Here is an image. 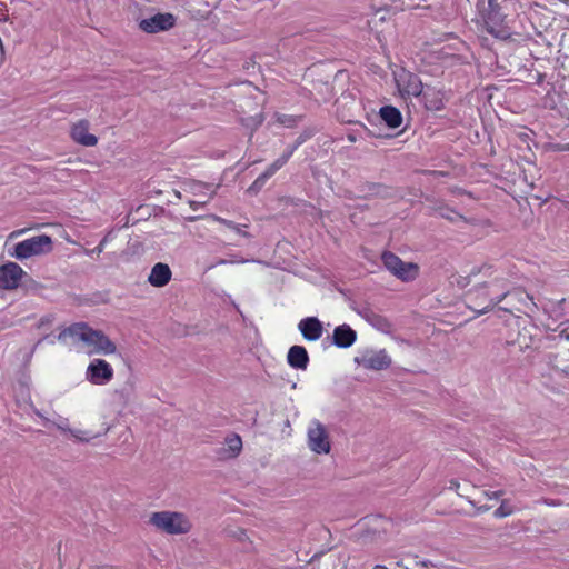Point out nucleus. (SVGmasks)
Returning <instances> with one entry per match:
<instances>
[{
  "label": "nucleus",
  "mask_w": 569,
  "mask_h": 569,
  "mask_svg": "<svg viewBox=\"0 0 569 569\" xmlns=\"http://www.w3.org/2000/svg\"><path fill=\"white\" fill-rule=\"evenodd\" d=\"M58 340L70 348L82 345L89 355L109 356L117 351L116 343L103 331L96 330L86 322H77L63 329L58 335Z\"/></svg>",
  "instance_id": "nucleus-1"
},
{
  "label": "nucleus",
  "mask_w": 569,
  "mask_h": 569,
  "mask_svg": "<svg viewBox=\"0 0 569 569\" xmlns=\"http://www.w3.org/2000/svg\"><path fill=\"white\" fill-rule=\"evenodd\" d=\"M508 295V281L505 278H496L489 284L485 283L468 292V307L478 315H483L492 310Z\"/></svg>",
  "instance_id": "nucleus-2"
},
{
  "label": "nucleus",
  "mask_w": 569,
  "mask_h": 569,
  "mask_svg": "<svg viewBox=\"0 0 569 569\" xmlns=\"http://www.w3.org/2000/svg\"><path fill=\"white\" fill-rule=\"evenodd\" d=\"M149 523L157 530L171 536L187 535L192 530V521L180 511L152 512L149 517Z\"/></svg>",
  "instance_id": "nucleus-3"
},
{
  "label": "nucleus",
  "mask_w": 569,
  "mask_h": 569,
  "mask_svg": "<svg viewBox=\"0 0 569 569\" xmlns=\"http://www.w3.org/2000/svg\"><path fill=\"white\" fill-rule=\"evenodd\" d=\"M52 250V240L49 236L40 234L18 242L10 252L18 260H26L33 256L48 253Z\"/></svg>",
  "instance_id": "nucleus-4"
},
{
  "label": "nucleus",
  "mask_w": 569,
  "mask_h": 569,
  "mask_svg": "<svg viewBox=\"0 0 569 569\" xmlns=\"http://www.w3.org/2000/svg\"><path fill=\"white\" fill-rule=\"evenodd\" d=\"M307 442L309 449L317 455H328L331 450L329 432L317 419L311 420L308 426Z\"/></svg>",
  "instance_id": "nucleus-5"
},
{
  "label": "nucleus",
  "mask_w": 569,
  "mask_h": 569,
  "mask_svg": "<svg viewBox=\"0 0 569 569\" xmlns=\"http://www.w3.org/2000/svg\"><path fill=\"white\" fill-rule=\"evenodd\" d=\"M355 361L368 370H385L390 367L391 358L385 349H365Z\"/></svg>",
  "instance_id": "nucleus-6"
},
{
  "label": "nucleus",
  "mask_w": 569,
  "mask_h": 569,
  "mask_svg": "<svg viewBox=\"0 0 569 569\" xmlns=\"http://www.w3.org/2000/svg\"><path fill=\"white\" fill-rule=\"evenodd\" d=\"M177 17L170 12H158L139 21V28L146 33H159L172 29Z\"/></svg>",
  "instance_id": "nucleus-7"
},
{
  "label": "nucleus",
  "mask_w": 569,
  "mask_h": 569,
  "mask_svg": "<svg viewBox=\"0 0 569 569\" xmlns=\"http://www.w3.org/2000/svg\"><path fill=\"white\" fill-rule=\"evenodd\" d=\"M114 371L109 362L96 358L90 361L86 370V379L97 386H104L113 378Z\"/></svg>",
  "instance_id": "nucleus-8"
},
{
  "label": "nucleus",
  "mask_w": 569,
  "mask_h": 569,
  "mask_svg": "<svg viewBox=\"0 0 569 569\" xmlns=\"http://www.w3.org/2000/svg\"><path fill=\"white\" fill-rule=\"evenodd\" d=\"M26 274L24 270L16 262H7L0 266V288L4 290L17 289Z\"/></svg>",
  "instance_id": "nucleus-9"
},
{
  "label": "nucleus",
  "mask_w": 569,
  "mask_h": 569,
  "mask_svg": "<svg viewBox=\"0 0 569 569\" xmlns=\"http://www.w3.org/2000/svg\"><path fill=\"white\" fill-rule=\"evenodd\" d=\"M396 82L401 96L418 97L422 93V82L418 76L401 71L396 77Z\"/></svg>",
  "instance_id": "nucleus-10"
},
{
  "label": "nucleus",
  "mask_w": 569,
  "mask_h": 569,
  "mask_svg": "<svg viewBox=\"0 0 569 569\" xmlns=\"http://www.w3.org/2000/svg\"><path fill=\"white\" fill-rule=\"evenodd\" d=\"M298 329L307 341H317L322 337L323 327L317 317H306L298 323Z\"/></svg>",
  "instance_id": "nucleus-11"
},
{
  "label": "nucleus",
  "mask_w": 569,
  "mask_h": 569,
  "mask_svg": "<svg viewBox=\"0 0 569 569\" xmlns=\"http://www.w3.org/2000/svg\"><path fill=\"white\" fill-rule=\"evenodd\" d=\"M357 340V332L347 323L337 326L332 332V343L342 349L350 348Z\"/></svg>",
  "instance_id": "nucleus-12"
},
{
  "label": "nucleus",
  "mask_w": 569,
  "mask_h": 569,
  "mask_svg": "<svg viewBox=\"0 0 569 569\" xmlns=\"http://www.w3.org/2000/svg\"><path fill=\"white\" fill-rule=\"evenodd\" d=\"M171 277L170 267L167 263L158 262L151 268L148 282L153 287L161 288L169 283Z\"/></svg>",
  "instance_id": "nucleus-13"
},
{
  "label": "nucleus",
  "mask_w": 569,
  "mask_h": 569,
  "mask_svg": "<svg viewBox=\"0 0 569 569\" xmlns=\"http://www.w3.org/2000/svg\"><path fill=\"white\" fill-rule=\"evenodd\" d=\"M242 450V440L239 435L231 433L226 437L224 446L217 452L220 459H232L240 455Z\"/></svg>",
  "instance_id": "nucleus-14"
},
{
  "label": "nucleus",
  "mask_w": 569,
  "mask_h": 569,
  "mask_svg": "<svg viewBox=\"0 0 569 569\" xmlns=\"http://www.w3.org/2000/svg\"><path fill=\"white\" fill-rule=\"evenodd\" d=\"M71 137L76 142L86 147H93L98 142L97 137L89 133V126L87 121L76 123L71 129Z\"/></svg>",
  "instance_id": "nucleus-15"
},
{
  "label": "nucleus",
  "mask_w": 569,
  "mask_h": 569,
  "mask_svg": "<svg viewBox=\"0 0 569 569\" xmlns=\"http://www.w3.org/2000/svg\"><path fill=\"white\" fill-rule=\"evenodd\" d=\"M287 361L293 369L306 370L309 363V356L305 347L292 346L287 355Z\"/></svg>",
  "instance_id": "nucleus-16"
},
{
  "label": "nucleus",
  "mask_w": 569,
  "mask_h": 569,
  "mask_svg": "<svg viewBox=\"0 0 569 569\" xmlns=\"http://www.w3.org/2000/svg\"><path fill=\"white\" fill-rule=\"evenodd\" d=\"M291 158V151L284 153L276 159L259 177L258 182H267L278 170H280Z\"/></svg>",
  "instance_id": "nucleus-17"
},
{
  "label": "nucleus",
  "mask_w": 569,
  "mask_h": 569,
  "mask_svg": "<svg viewBox=\"0 0 569 569\" xmlns=\"http://www.w3.org/2000/svg\"><path fill=\"white\" fill-rule=\"evenodd\" d=\"M291 158V151L284 153L276 159L259 177L258 182H267L278 170H280Z\"/></svg>",
  "instance_id": "nucleus-18"
},
{
  "label": "nucleus",
  "mask_w": 569,
  "mask_h": 569,
  "mask_svg": "<svg viewBox=\"0 0 569 569\" xmlns=\"http://www.w3.org/2000/svg\"><path fill=\"white\" fill-rule=\"evenodd\" d=\"M380 117L381 119L387 123L390 128H398L402 122V116L401 112L392 107V106H386L380 109Z\"/></svg>",
  "instance_id": "nucleus-19"
},
{
  "label": "nucleus",
  "mask_w": 569,
  "mask_h": 569,
  "mask_svg": "<svg viewBox=\"0 0 569 569\" xmlns=\"http://www.w3.org/2000/svg\"><path fill=\"white\" fill-rule=\"evenodd\" d=\"M212 219L219 223H221L222 226H224L226 228L234 231L237 234L243 237V238H251V234L249 232L246 231V229L248 228V224L243 223H236L231 220H227L224 218H221V217H218V216H213Z\"/></svg>",
  "instance_id": "nucleus-20"
},
{
  "label": "nucleus",
  "mask_w": 569,
  "mask_h": 569,
  "mask_svg": "<svg viewBox=\"0 0 569 569\" xmlns=\"http://www.w3.org/2000/svg\"><path fill=\"white\" fill-rule=\"evenodd\" d=\"M418 266L412 262H403L396 273V277L402 281H411L418 276Z\"/></svg>",
  "instance_id": "nucleus-21"
},
{
  "label": "nucleus",
  "mask_w": 569,
  "mask_h": 569,
  "mask_svg": "<svg viewBox=\"0 0 569 569\" xmlns=\"http://www.w3.org/2000/svg\"><path fill=\"white\" fill-rule=\"evenodd\" d=\"M383 266L396 276L398 268L402 266V260L392 252H385L381 257Z\"/></svg>",
  "instance_id": "nucleus-22"
},
{
  "label": "nucleus",
  "mask_w": 569,
  "mask_h": 569,
  "mask_svg": "<svg viewBox=\"0 0 569 569\" xmlns=\"http://www.w3.org/2000/svg\"><path fill=\"white\" fill-rule=\"evenodd\" d=\"M69 433L76 439V440H79L81 442H89L90 440L97 438L100 436V433H91L89 431H86V430H81V429H71L69 430Z\"/></svg>",
  "instance_id": "nucleus-23"
},
{
  "label": "nucleus",
  "mask_w": 569,
  "mask_h": 569,
  "mask_svg": "<svg viewBox=\"0 0 569 569\" xmlns=\"http://www.w3.org/2000/svg\"><path fill=\"white\" fill-rule=\"evenodd\" d=\"M37 415L42 419L43 426L47 428H49L50 426H56L59 430H62V431L69 432V430H71L69 428L68 419H66V418H60L58 422H52L48 418L43 417L40 412H37Z\"/></svg>",
  "instance_id": "nucleus-24"
},
{
  "label": "nucleus",
  "mask_w": 569,
  "mask_h": 569,
  "mask_svg": "<svg viewBox=\"0 0 569 569\" xmlns=\"http://www.w3.org/2000/svg\"><path fill=\"white\" fill-rule=\"evenodd\" d=\"M276 122L286 127V128H292L297 124L298 118L289 114H280L277 113L274 116Z\"/></svg>",
  "instance_id": "nucleus-25"
},
{
  "label": "nucleus",
  "mask_w": 569,
  "mask_h": 569,
  "mask_svg": "<svg viewBox=\"0 0 569 569\" xmlns=\"http://www.w3.org/2000/svg\"><path fill=\"white\" fill-rule=\"evenodd\" d=\"M237 540L241 543L244 545V551L247 552H253L256 551V548L252 543V541L249 539L248 535L246 531L241 530L238 535H237Z\"/></svg>",
  "instance_id": "nucleus-26"
},
{
  "label": "nucleus",
  "mask_w": 569,
  "mask_h": 569,
  "mask_svg": "<svg viewBox=\"0 0 569 569\" xmlns=\"http://www.w3.org/2000/svg\"><path fill=\"white\" fill-rule=\"evenodd\" d=\"M370 323H372L373 326L382 329V326H385L387 322L383 318L375 315L373 312L371 311H366L365 313H361Z\"/></svg>",
  "instance_id": "nucleus-27"
},
{
  "label": "nucleus",
  "mask_w": 569,
  "mask_h": 569,
  "mask_svg": "<svg viewBox=\"0 0 569 569\" xmlns=\"http://www.w3.org/2000/svg\"><path fill=\"white\" fill-rule=\"evenodd\" d=\"M312 132L311 131H305L302 132L296 140V142L289 147L286 151H291V156L293 152L302 144L305 143L309 138H311Z\"/></svg>",
  "instance_id": "nucleus-28"
},
{
  "label": "nucleus",
  "mask_w": 569,
  "mask_h": 569,
  "mask_svg": "<svg viewBox=\"0 0 569 569\" xmlns=\"http://www.w3.org/2000/svg\"><path fill=\"white\" fill-rule=\"evenodd\" d=\"M513 513V508L507 503V501H502L499 508L495 510V517L505 518Z\"/></svg>",
  "instance_id": "nucleus-29"
},
{
  "label": "nucleus",
  "mask_w": 569,
  "mask_h": 569,
  "mask_svg": "<svg viewBox=\"0 0 569 569\" xmlns=\"http://www.w3.org/2000/svg\"><path fill=\"white\" fill-rule=\"evenodd\" d=\"M440 216L447 220L452 221V222H456L458 220H463V217L460 213H458L451 209H442L440 211Z\"/></svg>",
  "instance_id": "nucleus-30"
},
{
  "label": "nucleus",
  "mask_w": 569,
  "mask_h": 569,
  "mask_svg": "<svg viewBox=\"0 0 569 569\" xmlns=\"http://www.w3.org/2000/svg\"><path fill=\"white\" fill-rule=\"evenodd\" d=\"M503 492L501 490H498V491H492V492H488L486 491L485 495L489 498V499H498Z\"/></svg>",
  "instance_id": "nucleus-31"
},
{
  "label": "nucleus",
  "mask_w": 569,
  "mask_h": 569,
  "mask_svg": "<svg viewBox=\"0 0 569 569\" xmlns=\"http://www.w3.org/2000/svg\"><path fill=\"white\" fill-rule=\"evenodd\" d=\"M206 202L194 201L190 200L189 204L193 210H198L200 207H202Z\"/></svg>",
  "instance_id": "nucleus-32"
},
{
  "label": "nucleus",
  "mask_w": 569,
  "mask_h": 569,
  "mask_svg": "<svg viewBox=\"0 0 569 569\" xmlns=\"http://www.w3.org/2000/svg\"><path fill=\"white\" fill-rule=\"evenodd\" d=\"M266 182H258V178L254 180L250 189H260L264 186Z\"/></svg>",
  "instance_id": "nucleus-33"
},
{
  "label": "nucleus",
  "mask_w": 569,
  "mask_h": 569,
  "mask_svg": "<svg viewBox=\"0 0 569 569\" xmlns=\"http://www.w3.org/2000/svg\"><path fill=\"white\" fill-rule=\"evenodd\" d=\"M106 242H107V238L102 239L101 242L99 243V246L96 248V250L98 252H102Z\"/></svg>",
  "instance_id": "nucleus-34"
},
{
  "label": "nucleus",
  "mask_w": 569,
  "mask_h": 569,
  "mask_svg": "<svg viewBox=\"0 0 569 569\" xmlns=\"http://www.w3.org/2000/svg\"><path fill=\"white\" fill-rule=\"evenodd\" d=\"M417 565H420V566L427 568L429 565H431V562L430 561H420V562H417Z\"/></svg>",
  "instance_id": "nucleus-35"
},
{
  "label": "nucleus",
  "mask_w": 569,
  "mask_h": 569,
  "mask_svg": "<svg viewBox=\"0 0 569 569\" xmlns=\"http://www.w3.org/2000/svg\"><path fill=\"white\" fill-rule=\"evenodd\" d=\"M23 232V230H18V231H13L10 237H17V236H20L21 233Z\"/></svg>",
  "instance_id": "nucleus-36"
},
{
  "label": "nucleus",
  "mask_w": 569,
  "mask_h": 569,
  "mask_svg": "<svg viewBox=\"0 0 569 569\" xmlns=\"http://www.w3.org/2000/svg\"><path fill=\"white\" fill-rule=\"evenodd\" d=\"M372 569H388V568L382 565H376Z\"/></svg>",
  "instance_id": "nucleus-37"
},
{
  "label": "nucleus",
  "mask_w": 569,
  "mask_h": 569,
  "mask_svg": "<svg viewBox=\"0 0 569 569\" xmlns=\"http://www.w3.org/2000/svg\"><path fill=\"white\" fill-rule=\"evenodd\" d=\"M427 107H428L429 109H436V110L440 109V107H439L438 104H433V106H428V104H427Z\"/></svg>",
  "instance_id": "nucleus-38"
},
{
  "label": "nucleus",
  "mask_w": 569,
  "mask_h": 569,
  "mask_svg": "<svg viewBox=\"0 0 569 569\" xmlns=\"http://www.w3.org/2000/svg\"><path fill=\"white\" fill-rule=\"evenodd\" d=\"M545 502L549 506H556L557 503L555 501H548V500H545Z\"/></svg>",
  "instance_id": "nucleus-39"
},
{
  "label": "nucleus",
  "mask_w": 569,
  "mask_h": 569,
  "mask_svg": "<svg viewBox=\"0 0 569 569\" xmlns=\"http://www.w3.org/2000/svg\"><path fill=\"white\" fill-rule=\"evenodd\" d=\"M224 263H227V261H226V260H223V259H221V260H219V261L217 262V264H224Z\"/></svg>",
  "instance_id": "nucleus-40"
},
{
  "label": "nucleus",
  "mask_w": 569,
  "mask_h": 569,
  "mask_svg": "<svg viewBox=\"0 0 569 569\" xmlns=\"http://www.w3.org/2000/svg\"><path fill=\"white\" fill-rule=\"evenodd\" d=\"M491 269V267H486L485 268V273H487V271H489Z\"/></svg>",
  "instance_id": "nucleus-41"
}]
</instances>
